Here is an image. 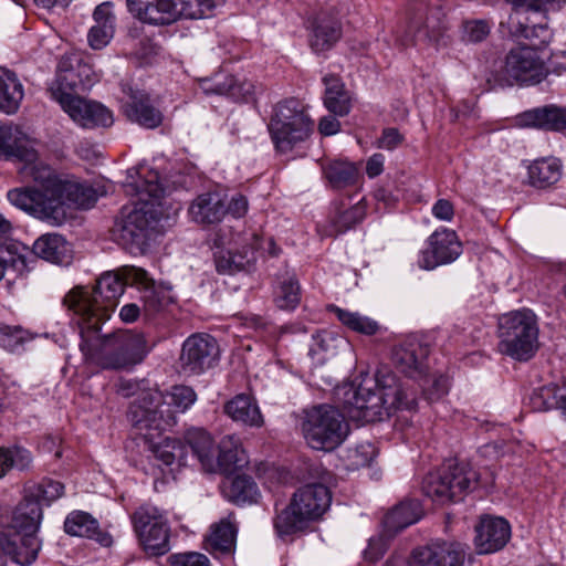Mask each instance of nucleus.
I'll list each match as a JSON object with an SVG mask.
<instances>
[{"instance_id":"09e8293b","label":"nucleus","mask_w":566,"mask_h":566,"mask_svg":"<svg viewBox=\"0 0 566 566\" xmlns=\"http://www.w3.org/2000/svg\"><path fill=\"white\" fill-rule=\"evenodd\" d=\"M27 251L28 248L19 242L0 245V280L6 269L13 268L21 271L27 266L24 255Z\"/></svg>"},{"instance_id":"4d7b16f0","label":"nucleus","mask_w":566,"mask_h":566,"mask_svg":"<svg viewBox=\"0 0 566 566\" xmlns=\"http://www.w3.org/2000/svg\"><path fill=\"white\" fill-rule=\"evenodd\" d=\"M170 566H210L209 558L197 552L172 554L168 557Z\"/></svg>"},{"instance_id":"774afa93","label":"nucleus","mask_w":566,"mask_h":566,"mask_svg":"<svg viewBox=\"0 0 566 566\" xmlns=\"http://www.w3.org/2000/svg\"><path fill=\"white\" fill-rule=\"evenodd\" d=\"M384 552V543L380 539L370 541L367 549L365 551V557L370 562H376Z\"/></svg>"},{"instance_id":"79ce46f5","label":"nucleus","mask_w":566,"mask_h":566,"mask_svg":"<svg viewBox=\"0 0 566 566\" xmlns=\"http://www.w3.org/2000/svg\"><path fill=\"white\" fill-rule=\"evenodd\" d=\"M328 310L336 315L338 321L352 332L364 336H374L381 331V325L374 318L359 312H352L336 305H329Z\"/></svg>"},{"instance_id":"8fccbe9b","label":"nucleus","mask_w":566,"mask_h":566,"mask_svg":"<svg viewBox=\"0 0 566 566\" xmlns=\"http://www.w3.org/2000/svg\"><path fill=\"white\" fill-rule=\"evenodd\" d=\"M31 461V453L23 448H0V479L12 468L27 469Z\"/></svg>"},{"instance_id":"c756f323","label":"nucleus","mask_w":566,"mask_h":566,"mask_svg":"<svg viewBox=\"0 0 566 566\" xmlns=\"http://www.w3.org/2000/svg\"><path fill=\"white\" fill-rule=\"evenodd\" d=\"M24 98V87L18 75L0 66V112L7 115L18 113Z\"/></svg>"},{"instance_id":"c9c22d12","label":"nucleus","mask_w":566,"mask_h":566,"mask_svg":"<svg viewBox=\"0 0 566 566\" xmlns=\"http://www.w3.org/2000/svg\"><path fill=\"white\" fill-rule=\"evenodd\" d=\"M224 412L234 421L250 427H261L263 416L256 402L248 395H237L224 405Z\"/></svg>"},{"instance_id":"9d476101","label":"nucleus","mask_w":566,"mask_h":566,"mask_svg":"<svg viewBox=\"0 0 566 566\" xmlns=\"http://www.w3.org/2000/svg\"><path fill=\"white\" fill-rule=\"evenodd\" d=\"M423 495H459L461 493L490 492L483 486L480 474L469 462L449 459L421 482Z\"/></svg>"},{"instance_id":"bf43d9fd","label":"nucleus","mask_w":566,"mask_h":566,"mask_svg":"<svg viewBox=\"0 0 566 566\" xmlns=\"http://www.w3.org/2000/svg\"><path fill=\"white\" fill-rule=\"evenodd\" d=\"M490 33V27L485 21H469L464 24V34L470 42H480Z\"/></svg>"},{"instance_id":"49530a36","label":"nucleus","mask_w":566,"mask_h":566,"mask_svg":"<svg viewBox=\"0 0 566 566\" xmlns=\"http://www.w3.org/2000/svg\"><path fill=\"white\" fill-rule=\"evenodd\" d=\"M64 530L70 535L92 538L98 533V522L86 512L74 511L65 518Z\"/></svg>"},{"instance_id":"bb28decb","label":"nucleus","mask_w":566,"mask_h":566,"mask_svg":"<svg viewBox=\"0 0 566 566\" xmlns=\"http://www.w3.org/2000/svg\"><path fill=\"white\" fill-rule=\"evenodd\" d=\"M526 18L521 9H513L507 19L509 32L516 38H524L530 41L526 46H535L538 51H545L544 46L551 42L552 32L543 24L530 27L524 22Z\"/></svg>"},{"instance_id":"58836bf2","label":"nucleus","mask_w":566,"mask_h":566,"mask_svg":"<svg viewBox=\"0 0 566 566\" xmlns=\"http://www.w3.org/2000/svg\"><path fill=\"white\" fill-rule=\"evenodd\" d=\"M325 85L324 104L326 108L338 116H345L350 112V96L344 87V83L338 76L325 75L323 77Z\"/></svg>"},{"instance_id":"338daca9","label":"nucleus","mask_w":566,"mask_h":566,"mask_svg":"<svg viewBox=\"0 0 566 566\" xmlns=\"http://www.w3.org/2000/svg\"><path fill=\"white\" fill-rule=\"evenodd\" d=\"M340 123L333 116L323 117L318 124L319 133L325 136H332L338 133Z\"/></svg>"},{"instance_id":"b1692460","label":"nucleus","mask_w":566,"mask_h":566,"mask_svg":"<svg viewBox=\"0 0 566 566\" xmlns=\"http://www.w3.org/2000/svg\"><path fill=\"white\" fill-rule=\"evenodd\" d=\"M429 348L418 342H406L395 347L392 360L396 367L410 378H418L424 375Z\"/></svg>"},{"instance_id":"69168bd1","label":"nucleus","mask_w":566,"mask_h":566,"mask_svg":"<svg viewBox=\"0 0 566 566\" xmlns=\"http://www.w3.org/2000/svg\"><path fill=\"white\" fill-rule=\"evenodd\" d=\"M385 156L382 154H374L366 164V174L369 178L379 176L384 170Z\"/></svg>"},{"instance_id":"a19ab883","label":"nucleus","mask_w":566,"mask_h":566,"mask_svg":"<svg viewBox=\"0 0 566 566\" xmlns=\"http://www.w3.org/2000/svg\"><path fill=\"white\" fill-rule=\"evenodd\" d=\"M186 441L197 457L202 469L208 472L213 465L217 447L212 437L201 428H192L186 432Z\"/></svg>"},{"instance_id":"7ed1b4c3","label":"nucleus","mask_w":566,"mask_h":566,"mask_svg":"<svg viewBox=\"0 0 566 566\" xmlns=\"http://www.w3.org/2000/svg\"><path fill=\"white\" fill-rule=\"evenodd\" d=\"M169 189L155 169H143L138 180L125 186L126 193L133 200L122 211L123 218L118 224V240L122 244L132 250L144 249L149 231L164 214L161 200Z\"/></svg>"},{"instance_id":"5fc2aeb1","label":"nucleus","mask_w":566,"mask_h":566,"mask_svg":"<svg viewBox=\"0 0 566 566\" xmlns=\"http://www.w3.org/2000/svg\"><path fill=\"white\" fill-rule=\"evenodd\" d=\"M255 260L254 256H249L248 251L244 255L228 251L227 254H219L216 256V266L219 273H232L240 271Z\"/></svg>"},{"instance_id":"6ab92c4d","label":"nucleus","mask_w":566,"mask_h":566,"mask_svg":"<svg viewBox=\"0 0 566 566\" xmlns=\"http://www.w3.org/2000/svg\"><path fill=\"white\" fill-rule=\"evenodd\" d=\"M129 12L150 25H169L179 19L177 0H127Z\"/></svg>"},{"instance_id":"a211bd4d","label":"nucleus","mask_w":566,"mask_h":566,"mask_svg":"<svg viewBox=\"0 0 566 566\" xmlns=\"http://www.w3.org/2000/svg\"><path fill=\"white\" fill-rule=\"evenodd\" d=\"M467 547L458 542L437 541L412 551L409 566H465Z\"/></svg>"},{"instance_id":"f03ea898","label":"nucleus","mask_w":566,"mask_h":566,"mask_svg":"<svg viewBox=\"0 0 566 566\" xmlns=\"http://www.w3.org/2000/svg\"><path fill=\"white\" fill-rule=\"evenodd\" d=\"M343 403L352 419L374 422L398 410H413L417 396L389 367L381 366L374 377L344 387Z\"/></svg>"},{"instance_id":"ddd939ff","label":"nucleus","mask_w":566,"mask_h":566,"mask_svg":"<svg viewBox=\"0 0 566 566\" xmlns=\"http://www.w3.org/2000/svg\"><path fill=\"white\" fill-rule=\"evenodd\" d=\"M134 531L143 549L161 556L170 549V527L163 512L151 505L139 506L132 515Z\"/></svg>"},{"instance_id":"de8ad7c7","label":"nucleus","mask_w":566,"mask_h":566,"mask_svg":"<svg viewBox=\"0 0 566 566\" xmlns=\"http://www.w3.org/2000/svg\"><path fill=\"white\" fill-rule=\"evenodd\" d=\"M223 0H178L177 12L180 18L202 19L209 17Z\"/></svg>"},{"instance_id":"e433bc0d","label":"nucleus","mask_w":566,"mask_h":566,"mask_svg":"<svg viewBox=\"0 0 566 566\" xmlns=\"http://www.w3.org/2000/svg\"><path fill=\"white\" fill-rule=\"evenodd\" d=\"M41 520L39 497H23L13 512L12 530L9 532H38Z\"/></svg>"},{"instance_id":"052dcab7","label":"nucleus","mask_w":566,"mask_h":566,"mask_svg":"<svg viewBox=\"0 0 566 566\" xmlns=\"http://www.w3.org/2000/svg\"><path fill=\"white\" fill-rule=\"evenodd\" d=\"M249 245L251 250V256H254V251L260 250L266 251L271 256H276L280 251L272 238L264 239L256 233L251 235V242Z\"/></svg>"},{"instance_id":"7c9ffc66","label":"nucleus","mask_w":566,"mask_h":566,"mask_svg":"<svg viewBox=\"0 0 566 566\" xmlns=\"http://www.w3.org/2000/svg\"><path fill=\"white\" fill-rule=\"evenodd\" d=\"M342 33L339 21L333 18H318L308 39L310 48L315 54H323L336 45Z\"/></svg>"},{"instance_id":"864d4df0","label":"nucleus","mask_w":566,"mask_h":566,"mask_svg":"<svg viewBox=\"0 0 566 566\" xmlns=\"http://www.w3.org/2000/svg\"><path fill=\"white\" fill-rule=\"evenodd\" d=\"M29 339L30 333L21 326L0 323V346L4 349L14 352Z\"/></svg>"},{"instance_id":"f257e3e1","label":"nucleus","mask_w":566,"mask_h":566,"mask_svg":"<svg viewBox=\"0 0 566 566\" xmlns=\"http://www.w3.org/2000/svg\"><path fill=\"white\" fill-rule=\"evenodd\" d=\"M0 156L20 161L21 181L33 184L9 190V202L40 221L62 226L72 210L90 209L97 201L93 187L65 178L40 160L34 140L17 125L0 124Z\"/></svg>"},{"instance_id":"4468645a","label":"nucleus","mask_w":566,"mask_h":566,"mask_svg":"<svg viewBox=\"0 0 566 566\" xmlns=\"http://www.w3.org/2000/svg\"><path fill=\"white\" fill-rule=\"evenodd\" d=\"M332 497H291L290 503L277 511L274 527L280 536L292 534L301 528L303 522L322 516L329 506Z\"/></svg>"},{"instance_id":"72a5a7b5","label":"nucleus","mask_w":566,"mask_h":566,"mask_svg":"<svg viewBox=\"0 0 566 566\" xmlns=\"http://www.w3.org/2000/svg\"><path fill=\"white\" fill-rule=\"evenodd\" d=\"M95 25L88 32V43L92 49L101 50L106 46L114 34L115 15L112 12L111 3L103 2L94 10Z\"/></svg>"},{"instance_id":"9b49d317","label":"nucleus","mask_w":566,"mask_h":566,"mask_svg":"<svg viewBox=\"0 0 566 566\" xmlns=\"http://www.w3.org/2000/svg\"><path fill=\"white\" fill-rule=\"evenodd\" d=\"M248 462L245 451L241 448L239 440L227 436L217 446V453L213 458V465L209 473H221L223 479L221 490L230 489L229 495H255L258 488L251 476L245 474L233 475V472Z\"/></svg>"},{"instance_id":"20e7f679","label":"nucleus","mask_w":566,"mask_h":566,"mask_svg":"<svg viewBox=\"0 0 566 566\" xmlns=\"http://www.w3.org/2000/svg\"><path fill=\"white\" fill-rule=\"evenodd\" d=\"M147 272L140 268L125 266L99 276L94 287L76 286L64 297L76 324L94 327L109 319L127 284L146 282Z\"/></svg>"},{"instance_id":"3c124183","label":"nucleus","mask_w":566,"mask_h":566,"mask_svg":"<svg viewBox=\"0 0 566 566\" xmlns=\"http://www.w3.org/2000/svg\"><path fill=\"white\" fill-rule=\"evenodd\" d=\"M559 396H562V387L549 384L535 390L531 401L533 408L538 411H546L553 408L559 410Z\"/></svg>"},{"instance_id":"0eeeda50","label":"nucleus","mask_w":566,"mask_h":566,"mask_svg":"<svg viewBox=\"0 0 566 566\" xmlns=\"http://www.w3.org/2000/svg\"><path fill=\"white\" fill-rule=\"evenodd\" d=\"M539 328L531 310L505 313L497 321L499 352L517 361H527L538 350Z\"/></svg>"},{"instance_id":"473e14b6","label":"nucleus","mask_w":566,"mask_h":566,"mask_svg":"<svg viewBox=\"0 0 566 566\" xmlns=\"http://www.w3.org/2000/svg\"><path fill=\"white\" fill-rule=\"evenodd\" d=\"M325 179L333 189H343L357 184L359 169L355 163L347 159H327L322 165Z\"/></svg>"},{"instance_id":"603ef678","label":"nucleus","mask_w":566,"mask_h":566,"mask_svg":"<svg viewBox=\"0 0 566 566\" xmlns=\"http://www.w3.org/2000/svg\"><path fill=\"white\" fill-rule=\"evenodd\" d=\"M275 304L281 310H294L301 301L300 285L296 280L289 277L284 280L275 294Z\"/></svg>"},{"instance_id":"412c9836","label":"nucleus","mask_w":566,"mask_h":566,"mask_svg":"<svg viewBox=\"0 0 566 566\" xmlns=\"http://www.w3.org/2000/svg\"><path fill=\"white\" fill-rule=\"evenodd\" d=\"M2 551L22 566L31 565L41 549L36 532H6L0 536Z\"/></svg>"},{"instance_id":"f704fd0d","label":"nucleus","mask_w":566,"mask_h":566,"mask_svg":"<svg viewBox=\"0 0 566 566\" xmlns=\"http://www.w3.org/2000/svg\"><path fill=\"white\" fill-rule=\"evenodd\" d=\"M562 175V163L554 156L535 159L527 168L530 185L541 189L556 184Z\"/></svg>"},{"instance_id":"ea45409f","label":"nucleus","mask_w":566,"mask_h":566,"mask_svg":"<svg viewBox=\"0 0 566 566\" xmlns=\"http://www.w3.org/2000/svg\"><path fill=\"white\" fill-rule=\"evenodd\" d=\"M60 69L75 74L77 87H91L99 80V74L82 53L72 52L63 55L60 60Z\"/></svg>"},{"instance_id":"a18cd8bd","label":"nucleus","mask_w":566,"mask_h":566,"mask_svg":"<svg viewBox=\"0 0 566 566\" xmlns=\"http://www.w3.org/2000/svg\"><path fill=\"white\" fill-rule=\"evenodd\" d=\"M77 88V82L73 72L63 71L57 65V74L49 86V93L52 99L56 101L62 109L66 108V103L75 99L77 95L74 94Z\"/></svg>"},{"instance_id":"4be33fe9","label":"nucleus","mask_w":566,"mask_h":566,"mask_svg":"<svg viewBox=\"0 0 566 566\" xmlns=\"http://www.w3.org/2000/svg\"><path fill=\"white\" fill-rule=\"evenodd\" d=\"M64 112L83 128L108 127L113 124V114L108 108L80 96L66 103Z\"/></svg>"},{"instance_id":"c85d7f7f","label":"nucleus","mask_w":566,"mask_h":566,"mask_svg":"<svg viewBox=\"0 0 566 566\" xmlns=\"http://www.w3.org/2000/svg\"><path fill=\"white\" fill-rule=\"evenodd\" d=\"M367 212V203L360 198L355 203L349 199L335 203L334 212L331 216V226L335 234L344 233L360 223Z\"/></svg>"},{"instance_id":"0e129e2a","label":"nucleus","mask_w":566,"mask_h":566,"mask_svg":"<svg viewBox=\"0 0 566 566\" xmlns=\"http://www.w3.org/2000/svg\"><path fill=\"white\" fill-rule=\"evenodd\" d=\"M431 212L436 219L440 221L450 222L454 217V207L447 199H438L433 203Z\"/></svg>"},{"instance_id":"680f3d73","label":"nucleus","mask_w":566,"mask_h":566,"mask_svg":"<svg viewBox=\"0 0 566 566\" xmlns=\"http://www.w3.org/2000/svg\"><path fill=\"white\" fill-rule=\"evenodd\" d=\"M64 493V484L59 480L50 478L43 479L35 486L30 495H62Z\"/></svg>"},{"instance_id":"f3484780","label":"nucleus","mask_w":566,"mask_h":566,"mask_svg":"<svg viewBox=\"0 0 566 566\" xmlns=\"http://www.w3.org/2000/svg\"><path fill=\"white\" fill-rule=\"evenodd\" d=\"M219 356V346L209 334H193L182 344L180 365L185 373L198 375L211 368Z\"/></svg>"},{"instance_id":"13d9d810","label":"nucleus","mask_w":566,"mask_h":566,"mask_svg":"<svg viewBox=\"0 0 566 566\" xmlns=\"http://www.w3.org/2000/svg\"><path fill=\"white\" fill-rule=\"evenodd\" d=\"M226 202V214L234 219L243 218L249 210V200L242 193H233Z\"/></svg>"},{"instance_id":"a878e982","label":"nucleus","mask_w":566,"mask_h":566,"mask_svg":"<svg viewBox=\"0 0 566 566\" xmlns=\"http://www.w3.org/2000/svg\"><path fill=\"white\" fill-rule=\"evenodd\" d=\"M188 213L198 224H214L226 216V202L219 192H205L197 196L189 206Z\"/></svg>"},{"instance_id":"c03bdc74","label":"nucleus","mask_w":566,"mask_h":566,"mask_svg":"<svg viewBox=\"0 0 566 566\" xmlns=\"http://www.w3.org/2000/svg\"><path fill=\"white\" fill-rule=\"evenodd\" d=\"M205 91L207 93L228 95L235 101L249 102L254 96L255 86L251 81L227 75L224 81L216 82L213 86H206Z\"/></svg>"},{"instance_id":"4c0bfd02","label":"nucleus","mask_w":566,"mask_h":566,"mask_svg":"<svg viewBox=\"0 0 566 566\" xmlns=\"http://www.w3.org/2000/svg\"><path fill=\"white\" fill-rule=\"evenodd\" d=\"M237 538L235 526L227 518L214 523L205 539L206 549L212 554H230L234 551Z\"/></svg>"},{"instance_id":"1a4fd4ad","label":"nucleus","mask_w":566,"mask_h":566,"mask_svg":"<svg viewBox=\"0 0 566 566\" xmlns=\"http://www.w3.org/2000/svg\"><path fill=\"white\" fill-rule=\"evenodd\" d=\"M314 123L305 106L295 98L279 103L271 116L269 132L277 150L286 153L312 134Z\"/></svg>"},{"instance_id":"2eb2a0df","label":"nucleus","mask_w":566,"mask_h":566,"mask_svg":"<svg viewBox=\"0 0 566 566\" xmlns=\"http://www.w3.org/2000/svg\"><path fill=\"white\" fill-rule=\"evenodd\" d=\"M119 103L124 116L140 127L155 129L163 124V112L155 104L150 95L142 90L123 84Z\"/></svg>"},{"instance_id":"f8f14e48","label":"nucleus","mask_w":566,"mask_h":566,"mask_svg":"<svg viewBox=\"0 0 566 566\" xmlns=\"http://www.w3.org/2000/svg\"><path fill=\"white\" fill-rule=\"evenodd\" d=\"M547 57L546 51H538L535 46L517 45L505 56L501 80L510 86L537 84L548 73L545 65Z\"/></svg>"},{"instance_id":"6e6d98bb","label":"nucleus","mask_w":566,"mask_h":566,"mask_svg":"<svg viewBox=\"0 0 566 566\" xmlns=\"http://www.w3.org/2000/svg\"><path fill=\"white\" fill-rule=\"evenodd\" d=\"M426 382L429 385H423V392L431 401L442 398L449 391V378L444 375L433 376L432 379H428Z\"/></svg>"},{"instance_id":"2f4dec72","label":"nucleus","mask_w":566,"mask_h":566,"mask_svg":"<svg viewBox=\"0 0 566 566\" xmlns=\"http://www.w3.org/2000/svg\"><path fill=\"white\" fill-rule=\"evenodd\" d=\"M32 250L36 256L55 264H67L71 260L70 244L57 233L42 234L34 241Z\"/></svg>"},{"instance_id":"cd10ccee","label":"nucleus","mask_w":566,"mask_h":566,"mask_svg":"<svg viewBox=\"0 0 566 566\" xmlns=\"http://www.w3.org/2000/svg\"><path fill=\"white\" fill-rule=\"evenodd\" d=\"M424 515L419 497H407L388 512L382 521L387 532L397 533L417 523Z\"/></svg>"},{"instance_id":"37998d69","label":"nucleus","mask_w":566,"mask_h":566,"mask_svg":"<svg viewBox=\"0 0 566 566\" xmlns=\"http://www.w3.org/2000/svg\"><path fill=\"white\" fill-rule=\"evenodd\" d=\"M150 279L147 276L146 282H137L144 286L142 300H143V310L146 316L153 317L156 314L165 311L171 303H174L175 297L171 293V290L161 285L150 284Z\"/></svg>"},{"instance_id":"5701e85b","label":"nucleus","mask_w":566,"mask_h":566,"mask_svg":"<svg viewBox=\"0 0 566 566\" xmlns=\"http://www.w3.org/2000/svg\"><path fill=\"white\" fill-rule=\"evenodd\" d=\"M515 125L521 128H537L559 132L566 129V107L546 105L518 114Z\"/></svg>"},{"instance_id":"393cba45","label":"nucleus","mask_w":566,"mask_h":566,"mask_svg":"<svg viewBox=\"0 0 566 566\" xmlns=\"http://www.w3.org/2000/svg\"><path fill=\"white\" fill-rule=\"evenodd\" d=\"M136 429L149 444V449L154 453L155 458L161 461L164 464L170 465L176 460H178L179 463L185 461L186 447L180 440L165 437L163 440L156 442V438H159L164 431H158L154 428Z\"/></svg>"},{"instance_id":"423d86ee","label":"nucleus","mask_w":566,"mask_h":566,"mask_svg":"<svg viewBox=\"0 0 566 566\" xmlns=\"http://www.w3.org/2000/svg\"><path fill=\"white\" fill-rule=\"evenodd\" d=\"M197 400L188 386H174L169 391L147 389L132 402L128 419L134 428H154L165 431L176 424V415L188 410Z\"/></svg>"},{"instance_id":"aec40b11","label":"nucleus","mask_w":566,"mask_h":566,"mask_svg":"<svg viewBox=\"0 0 566 566\" xmlns=\"http://www.w3.org/2000/svg\"><path fill=\"white\" fill-rule=\"evenodd\" d=\"M475 547L479 554L502 549L511 538V526L503 517L484 516L475 527Z\"/></svg>"},{"instance_id":"e2e57ef3","label":"nucleus","mask_w":566,"mask_h":566,"mask_svg":"<svg viewBox=\"0 0 566 566\" xmlns=\"http://www.w3.org/2000/svg\"><path fill=\"white\" fill-rule=\"evenodd\" d=\"M403 140L402 135L396 128H386L378 139V147L387 150L397 148Z\"/></svg>"},{"instance_id":"dca6fc26","label":"nucleus","mask_w":566,"mask_h":566,"mask_svg":"<svg viewBox=\"0 0 566 566\" xmlns=\"http://www.w3.org/2000/svg\"><path fill=\"white\" fill-rule=\"evenodd\" d=\"M461 252L457 233L447 228H439L427 239L426 248L419 253L418 265L423 270H433L453 262Z\"/></svg>"},{"instance_id":"39448f33","label":"nucleus","mask_w":566,"mask_h":566,"mask_svg":"<svg viewBox=\"0 0 566 566\" xmlns=\"http://www.w3.org/2000/svg\"><path fill=\"white\" fill-rule=\"evenodd\" d=\"M77 324L80 328V349L86 363L102 369L122 370L139 364L149 348L143 334L132 331H119L101 336L98 331L103 324L94 327Z\"/></svg>"},{"instance_id":"6e6552de","label":"nucleus","mask_w":566,"mask_h":566,"mask_svg":"<svg viewBox=\"0 0 566 566\" xmlns=\"http://www.w3.org/2000/svg\"><path fill=\"white\" fill-rule=\"evenodd\" d=\"M301 430L312 449L331 452L345 441L349 426L337 408L318 405L304 411Z\"/></svg>"}]
</instances>
